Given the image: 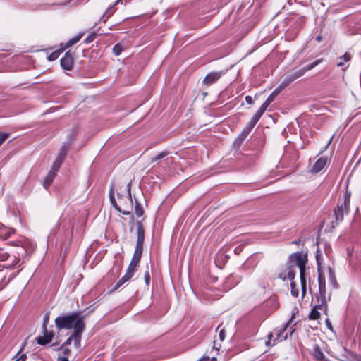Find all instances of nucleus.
Returning a JSON list of instances; mask_svg holds the SVG:
<instances>
[{"mask_svg":"<svg viewBox=\"0 0 361 361\" xmlns=\"http://www.w3.org/2000/svg\"><path fill=\"white\" fill-rule=\"evenodd\" d=\"M137 267V265L130 262L127 269L126 273L130 274L131 276H133L135 271H136Z\"/></svg>","mask_w":361,"mask_h":361,"instance_id":"30","label":"nucleus"},{"mask_svg":"<svg viewBox=\"0 0 361 361\" xmlns=\"http://www.w3.org/2000/svg\"><path fill=\"white\" fill-rule=\"evenodd\" d=\"M133 276H131L130 274L126 273L125 275L118 281V282L116 283L111 291H115L117 289H118L123 284L126 283Z\"/></svg>","mask_w":361,"mask_h":361,"instance_id":"21","label":"nucleus"},{"mask_svg":"<svg viewBox=\"0 0 361 361\" xmlns=\"http://www.w3.org/2000/svg\"><path fill=\"white\" fill-rule=\"evenodd\" d=\"M68 353H69V349H68V348L64 349V350H63V353H64L65 355L68 354Z\"/></svg>","mask_w":361,"mask_h":361,"instance_id":"52","label":"nucleus"},{"mask_svg":"<svg viewBox=\"0 0 361 361\" xmlns=\"http://www.w3.org/2000/svg\"><path fill=\"white\" fill-rule=\"evenodd\" d=\"M329 279H330V281H331V283H332V285H333V286L334 288H337V284H336V281L335 274H334L333 270L331 268H329Z\"/></svg>","mask_w":361,"mask_h":361,"instance_id":"35","label":"nucleus"},{"mask_svg":"<svg viewBox=\"0 0 361 361\" xmlns=\"http://www.w3.org/2000/svg\"><path fill=\"white\" fill-rule=\"evenodd\" d=\"M67 151H68L67 145H63L61 147V149H60V150H59V153L57 154L56 158L60 159L64 161V159H65V157L66 156V154H67Z\"/></svg>","mask_w":361,"mask_h":361,"instance_id":"27","label":"nucleus"},{"mask_svg":"<svg viewBox=\"0 0 361 361\" xmlns=\"http://www.w3.org/2000/svg\"><path fill=\"white\" fill-rule=\"evenodd\" d=\"M131 184H132V182L130 180L126 185V191H127L126 196H122L119 193L117 194L118 199H122V200L126 199V200H128L130 202V204H132V202H133L132 195H131Z\"/></svg>","mask_w":361,"mask_h":361,"instance_id":"20","label":"nucleus"},{"mask_svg":"<svg viewBox=\"0 0 361 361\" xmlns=\"http://www.w3.org/2000/svg\"><path fill=\"white\" fill-rule=\"evenodd\" d=\"M266 109L262 106L257 111L250 121L247 123L246 126L243 128L241 133L238 136L235 140V145L240 146L243 142L245 140L247 136L251 132L252 128L255 126L257 123L259 121Z\"/></svg>","mask_w":361,"mask_h":361,"instance_id":"2","label":"nucleus"},{"mask_svg":"<svg viewBox=\"0 0 361 361\" xmlns=\"http://www.w3.org/2000/svg\"><path fill=\"white\" fill-rule=\"evenodd\" d=\"M224 74L225 71H224L210 72L205 76L203 83L207 85H210L216 82Z\"/></svg>","mask_w":361,"mask_h":361,"instance_id":"7","label":"nucleus"},{"mask_svg":"<svg viewBox=\"0 0 361 361\" xmlns=\"http://www.w3.org/2000/svg\"><path fill=\"white\" fill-rule=\"evenodd\" d=\"M8 133H0V146L4 142V141L8 137Z\"/></svg>","mask_w":361,"mask_h":361,"instance_id":"38","label":"nucleus"},{"mask_svg":"<svg viewBox=\"0 0 361 361\" xmlns=\"http://www.w3.org/2000/svg\"><path fill=\"white\" fill-rule=\"evenodd\" d=\"M56 175V172H55L54 171L50 170L49 171L48 174L44 178V183H43V185L46 189H47L50 186L52 181L54 180Z\"/></svg>","mask_w":361,"mask_h":361,"instance_id":"19","label":"nucleus"},{"mask_svg":"<svg viewBox=\"0 0 361 361\" xmlns=\"http://www.w3.org/2000/svg\"><path fill=\"white\" fill-rule=\"evenodd\" d=\"M265 305L270 307V312H272L279 307V303L276 297L272 296L266 301Z\"/></svg>","mask_w":361,"mask_h":361,"instance_id":"18","label":"nucleus"},{"mask_svg":"<svg viewBox=\"0 0 361 361\" xmlns=\"http://www.w3.org/2000/svg\"><path fill=\"white\" fill-rule=\"evenodd\" d=\"M293 267H290L288 268L287 272V279H289L291 282L293 281V279L295 276V271L293 269Z\"/></svg>","mask_w":361,"mask_h":361,"instance_id":"31","label":"nucleus"},{"mask_svg":"<svg viewBox=\"0 0 361 361\" xmlns=\"http://www.w3.org/2000/svg\"><path fill=\"white\" fill-rule=\"evenodd\" d=\"M73 57L69 51L61 59V66L64 70L71 71L73 66Z\"/></svg>","mask_w":361,"mask_h":361,"instance_id":"10","label":"nucleus"},{"mask_svg":"<svg viewBox=\"0 0 361 361\" xmlns=\"http://www.w3.org/2000/svg\"><path fill=\"white\" fill-rule=\"evenodd\" d=\"M142 254V249L136 248L135 249L133 256L132 257L131 262L132 263L138 265L140 261V258Z\"/></svg>","mask_w":361,"mask_h":361,"instance_id":"23","label":"nucleus"},{"mask_svg":"<svg viewBox=\"0 0 361 361\" xmlns=\"http://www.w3.org/2000/svg\"><path fill=\"white\" fill-rule=\"evenodd\" d=\"M54 336L52 331H48L47 329H43V336H39L36 338L37 344L40 345H45L49 343Z\"/></svg>","mask_w":361,"mask_h":361,"instance_id":"9","label":"nucleus"},{"mask_svg":"<svg viewBox=\"0 0 361 361\" xmlns=\"http://www.w3.org/2000/svg\"><path fill=\"white\" fill-rule=\"evenodd\" d=\"M61 361H69L67 357H63L61 358Z\"/></svg>","mask_w":361,"mask_h":361,"instance_id":"53","label":"nucleus"},{"mask_svg":"<svg viewBox=\"0 0 361 361\" xmlns=\"http://www.w3.org/2000/svg\"><path fill=\"white\" fill-rule=\"evenodd\" d=\"M137 242L136 248L143 249V243L145 240V228L140 221H137Z\"/></svg>","mask_w":361,"mask_h":361,"instance_id":"8","label":"nucleus"},{"mask_svg":"<svg viewBox=\"0 0 361 361\" xmlns=\"http://www.w3.org/2000/svg\"><path fill=\"white\" fill-rule=\"evenodd\" d=\"M123 49L120 44H116L113 47V53L116 56L120 55L121 54V52L123 51Z\"/></svg>","mask_w":361,"mask_h":361,"instance_id":"34","label":"nucleus"},{"mask_svg":"<svg viewBox=\"0 0 361 361\" xmlns=\"http://www.w3.org/2000/svg\"><path fill=\"white\" fill-rule=\"evenodd\" d=\"M280 277H281V279H283V280H286V276L282 277L281 276H280Z\"/></svg>","mask_w":361,"mask_h":361,"instance_id":"56","label":"nucleus"},{"mask_svg":"<svg viewBox=\"0 0 361 361\" xmlns=\"http://www.w3.org/2000/svg\"><path fill=\"white\" fill-rule=\"evenodd\" d=\"M305 74L304 71L302 68L300 69H293L288 74L286 75L283 81L281 82V85L286 87L290 83H292L296 79L302 77Z\"/></svg>","mask_w":361,"mask_h":361,"instance_id":"5","label":"nucleus"},{"mask_svg":"<svg viewBox=\"0 0 361 361\" xmlns=\"http://www.w3.org/2000/svg\"><path fill=\"white\" fill-rule=\"evenodd\" d=\"M82 35H83V33L77 34L75 37H73V38H71L66 42L65 48L67 49V48L73 46V44H76L78 42H79L80 40Z\"/></svg>","mask_w":361,"mask_h":361,"instance_id":"24","label":"nucleus"},{"mask_svg":"<svg viewBox=\"0 0 361 361\" xmlns=\"http://www.w3.org/2000/svg\"><path fill=\"white\" fill-rule=\"evenodd\" d=\"M84 329L85 323L78 322L76 325V329H75L73 333L71 334L72 341H73L74 345L77 348L80 347L82 334Z\"/></svg>","mask_w":361,"mask_h":361,"instance_id":"6","label":"nucleus"},{"mask_svg":"<svg viewBox=\"0 0 361 361\" xmlns=\"http://www.w3.org/2000/svg\"><path fill=\"white\" fill-rule=\"evenodd\" d=\"M109 199L112 206L118 212H121L124 215H128L130 212L126 210H121L119 206L117 204L115 197H114V187L111 185L109 191Z\"/></svg>","mask_w":361,"mask_h":361,"instance_id":"15","label":"nucleus"},{"mask_svg":"<svg viewBox=\"0 0 361 361\" xmlns=\"http://www.w3.org/2000/svg\"><path fill=\"white\" fill-rule=\"evenodd\" d=\"M322 60L321 59H317V60L314 61V62H312L311 64L302 68V71H304V73H305L307 71H309L313 69L314 67H316L317 65H319L322 62Z\"/></svg>","mask_w":361,"mask_h":361,"instance_id":"28","label":"nucleus"},{"mask_svg":"<svg viewBox=\"0 0 361 361\" xmlns=\"http://www.w3.org/2000/svg\"><path fill=\"white\" fill-rule=\"evenodd\" d=\"M292 243H294V244H298L299 243V241L296 240V241H293Z\"/></svg>","mask_w":361,"mask_h":361,"instance_id":"55","label":"nucleus"},{"mask_svg":"<svg viewBox=\"0 0 361 361\" xmlns=\"http://www.w3.org/2000/svg\"><path fill=\"white\" fill-rule=\"evenodd\" d=\"M245 101L248 104H252L254 103L252 97L250 95L245 97Z\"/></svg>","mask_w":361,"mask_h":361,"instance_id":"44","label":"nucleus"},{"mask_svg":"<svg viewBox=\"0 0 361 361\" xmlns=\"http://www.w3.org/2000/svg\"><path fill=\"white\" fill-rule=\"evenodd\" d=\"M318 309L324 310L326 313L327 311L326 303L325 302H322L321 305H315L309 314L310 319H317L319 317L320 313L319 312Z\"/></svg>","mask_w":361,"mask_h":361,"instance_id":"12","label":"nucleus"},{"mask_svg":"<svg viewBox=\"0 0 361 361\" xmlns=\"http://www.w3.org/2000/svg\"><path fill=\"white\" fill-rule=\"evenodd\" d=\"M144 279H145V281L146 285L148 286L149 284V282H150V274H149V270H147L145 272Z\"/></svg>","mask_w":361,"mask_h":361,"instance_id":"40","label":"nucleus"},{"mask_svg":"<svg viewBox=\"0 0 361 361\" xmlns=\"http://www.w3.org/2000/svg\"><path fill=\"white\" fill-rule=\"evenodd\" d=\"M63 161V160L56 158V159L51 166V170L54 171L55 172L57 173V171H59V168L61 167Z\"/></svg>","mask_w":361,"mask_h":361,"instance_id":"29","label":"nucleus"},{"mask_svg":"<svg viewBox=\"0 0 361 361\" xmlns=\"http://www.w3.org/2000/svg\"><path fill=\"white\" fill-rule=\"evenodd\" d=\"M27 359V356L25 354H23L19 357H18L15 361H25Z\"/></svg>","mask_w":361,"mask_h":361,"instance_id":"47","label":"nucleus"},{"mask_svg":"<svg viewBox=\"0 0 361 361\" xmlns=\"http://www.w3.org/2000/svg\"><path fill=\"white\" fill-rule=\"evenodd\" d=\"M312 354L314 358L317 359V360L321 361L323 360L324 358V355L318 345H314Z\"/></svg>","mask_w":361,"mask_h":361,"instance_id":"22","label":"nucleus"},{"mask_svg":"<svg viewBox=\"0 0 361 361\" xmlns=\"http://www.w3.org/2000/svg\"><path fill=\"white\" fill-rule=\"evenodd\" d=\"M135 214L137 216L140 217L144 214V210L142 207L139 204L138 202H136L135 207Z\"/></svg>","mask_w":361,"mask_h":361,"instance_id":"37","label":"nucleus"},{"mask_svg":"<svg viewBox=\"0 0 361 361\" xmlns=\"http://www.w3.org/2000/svg\"><path fill=\"white\" fill-rule=\"evenodd\" d=\"M290 288H291V295L293 297L297 298L299 295V290L296 287V285L294 281H292L290 283Z\"/></svg>","mask_w":361,"mask_h":361,"instance_id":"32","label":"nucleus"},{"mask_svg":"<svg viewBox=\"0 0 361 361\" xmlns=\"http://www.w3.org/2000/svg\"><path fill=\"white\" fill-rule=\"evenodd\" d=\"M284 88L285 87L281 84H280L267 98L264 102L262 104V106L267 110L270 104L274 100L276 96H278Z\"/></svg>","mask_w":361,"mask_h":361,"instance_id":"11","label":"nucleus"},{"mask_svg":"<svg viewBox=\"0 0 361 361\" xmlns=\"http://www.w3.org/2000/svg\"><path fill=\"white\" fill-rule=\"evenodd\" d=\"M226 334L224 329H221L219 332V338L221 341L225 339Z\"/></svg>","mask_w":361,"mask_h":361,"instance_id":"45","label":"nucleus"},{"mask_svg":"<svg viewBox=\"0 0 361 361\" xmlns=\"http://www.w3.org/2000/svg\"><path fill=\"white\" fill-rule=\"evenodd\" d=\"M209 359V357H205L200 358L198 361H208Z\"/></svg>","mask_w":361,"mask_h":361,"instance_id":"50","label":"nucleus"},{"mask_svg":"<svg viewBox=\"0 0 361 361\" xmlns=\"http://www.w3.org/2000/svg\"><path fill=\"white\" fill-rule=\"evenodd\" d=\"M290 261L292 267H306L307 262V255L302 252H297L290 256Z\"/></svg>","mask_w":361,"mask_h":361,"instance_id":"4","label":"nucleus"},{"mask_svg":"<svg viewBox=\"0 0 361 361\" xmlns=\"http://www.w3.org/2000/svg\"><path fill=\"white\" fill-rule=\"evenodd\" d=\"M96 35L94 33H92L88 35L84 40V42L86 44L92 42L95 39Z\"/></svg>","mask_w":361,"mask_h":361,"instance_id":"39","label":"nucleus"},{"mask_svg":"<svg viewBox=\"0 0 361 361\" xmlns=\"http://www.w3.org/2000/svg\"><path fill=\"white\" fill-rule=\"evenodd\" d=\"M316 40H317V42H320L322 40V35H318V36H317V37H316Z\"/></svg>","mask_w":361,"mask_h":361,"instance_id":"49","label":"nucleus"},{"mask_svg":"<svg viewBox=\"0 0 361 361\" xmlns=\"http://www.w3.org/2000/svg\"><path fill=\"white\" fill-rule=\"evenodd\" d=\"M350 196V192H346L343 202L338 204L337 207L334 209L335 219L338 223L342 221L343 216L347 214L349 212Z\"/></svg>","mask_w":361,"mask_h":361,"instance_id":"3","label":"nucleus"},{"mask_svg":"<svg viewBox=\"0 0 361 361\" xmlns=\"http://www.w3.org/2000/svg\"><path fill=\"white\" fill-rule=\"evenodd\" d=\"M168 154H169V152L163 151V152L159 153L158 154H157L156 156L152 157L151 162L152 163L158 162L161 159H164L165 157L168 156Z\"/></svg>","mask_w":361,"mask_h":361,"instance_id":"26","label":"nucleus"},{"mask_svg":"<svg viewBox=\"0 0 361 361\" xmlns=\"http://www.w3.org/2000/svg\"><path fill=\"white\" fill-rule=\"evenodd\" d=\"M350 55L348 53H345L343 56H341L338 59L343 60L344 61H349L350 60Z\"/></svg>","mask_w":361,"mask_h":361,"instance_id":"41","label":"nucleus"},{"mask_svg":"<svg viewBox=\"0 0 361 361\" xmlns=\"http://www.w3.org/2000/svg\"><path fill=\"white\" fill-rule=\"evenodd\" d=\"M316 258H317V265H318V270L319 271V267H320V263H319V254H317L316 255Z\"/></svg>","mask_w":361,"mask_h":361,"instance_id":"48","label":"nucleus"},{"mask_svg":"<svg viewBox=\"0 0 361 361\" xmlns=\"http://www.w3.org/2000/svg\"><path fill=\"white\" fill-rule=\"evenodd\" d=\"M61 54V51L57 50V51H54L53 52H51L48 56H47V59L49 61H55L56 59H57L59 56Z\"/></svg>","mask_w":361,"mask_h":361,"instance_id":"33","label":"nucleus"},{"mask_svg":"<svg viewBox=\"0 0 361 361\" xmlns=\"http://www.w3.org/2000/svg\"><path fill=\"white\" fill-rule=\"evenodd\" d=\"M326 325L329 329L331 331H333V326L331 325V321L329 318L326 319L325 320Z\"/></svg>","mask_w":361,"mask_h":361,"instance_id":"43","label":"nucleus"},{"mask_svg":"<svg viewBox=\"0 0 361 361\" xmlns=\"http://www.w3.org/2000/svg\"><path fill=\"white\" fill-rule=\"evenodd\" d=\"M318 282H319V291L324 292L325 291V279L324 275L322 273H319L318 276Z\"/></svg>","mask_w":361,"mask_h":361,"instance_id":"25","label":"nucleus"},{"mask_svg":"<svg viewBox=\"0 0 361 361\" xmlns=\"http://www.w3.org/2000/svg\"><path fill=\"white\" fill-rule=\"evenodd\" d=\"M78 322L84 323L82 317L78 312H74L69 315L58 317L55 319V324L58 329H76Z\"/></svg>","mask_w":361,"mask_h":361,"instance_id":"1","label":"nucleus"},{"mask_svg":"<svg viewBox=\"0 0 361 361\" xmlns=\"http://www.w3.org/2000/svg\"><path fill=\"white\" fill-rule=\"evenodd\" d=\"M291 322V319L288 321V322L283 326L275 330V334L276 336V341H285L288 338V334H286L285 336L283 335L284 332L286 331L288 326Z\"/></svg>","mask_w":361,"mask_h":361,"instance_id":"14","label":"nucleus"},{"mask_svg":"<svg viewBox=\"0 0 361 361\" xmlns=\"http://www.w3.org/2000/svg\"><path fill=\"white\" fill-rule=\"evenodd\" d=\"M267 337H268V341H266V345L267 346H274L276 345V339L274 340L273 342H271V339L273 338L274 337V334L272 332H270L268 335H267Z\"/></svg>","mask_w":361,"mask_h":361,"instance_id":"36","label":"nucleus"},{"mask_svg":"<svg viewBox=\"0 0 361 361\" xmlns=\"http://www.w3.org/2000/svg\"><path fill=\"white\" fill-rule=\"evenodd\" d=\"M48 322H49V316L47 314H46L44 317V321H43V325H42L43 329H47V326Z\"/></svg>","mask_w":361,"mask_h":361,"instance_id":"42","label":"nucleus"},{"mask_svg":"<svg viewBox=\"0 0 361 361\" xmlns=\"http://www.w3.org/2000/svg\"><path fill=\"white\" fill-rule=\"evenodd\" d=\"M119 4H125L126 3L123 2V0H117L113 6H109L106 9L105 13L102 16L101 20L105 23L107 20V19H109L111 16V15L114 13V11H115V10H113L114 7L116 5Z\"/></svg>","mask_w":361,"mask_h":361,"instance_id":"16","label":"nucleus"},{"mask_svg":"<svg viewBox=\"0 0 361 361\" xmlns=\"http://www.w3.org/2000/svg\"><path fill=\"white\" fill-rule=\"evenodd\" d=\"M300 269V278L301 283V288H302V296L305 295L306 293V277H305V271L306 267H298Z\"/></svg>","mask_w":361,"mask_h":361,"instance_id":"17","label":"nucleus"},{"mask_svg":"<svg viewBox=\"0 0 361 361\" xmlns=\"http://www.w3.org/2000/svg\"><path fill=\"white\" fill-rule=\"evenodd\" d=\"M211 361H216V358L215 357H213L211 358Z\"/></svg>","mask_w":361,"mask_h":361,"instance_id":"54","label":"nucleus"},{"mask_svg":"<svg viewBox=\"0 0 361 361\" xmlns=\"http://www.w3.org/2000/svg\"><path fill=\"white\" fill-rule=\"evenodd\" d=\"M343 65V62L342 61V60H340V61H338L337 63V66H338V67H342Z\"/></svg>","mask_w":361,"mask_h":361,"instance_id":"51","label":"nucleus"},{"mask_svg":"<svg viewBox=\"0 0 361 361\" xmlns=\"http://www.w3.org/2000/svg\"><path fill=\"white\" fill-rule=\"evenodd\" d=\"M72 341V338H71V336L63 343V344L62 345V346L61 348H59V349H61L63 346L64 345H70Z\"/></svg>","mask_w":361,"mask_h":361,"instance_id":"46","label":"nucleus"},{"mask_svg":"<svg viewBox=\"0 0 361 361\" xmlns=\"http://www.w3.org/2000/svg\"><path fill=\"white\" fill-rule=\"evenodd\" d=\"M327 163L326 157H320L313 165L311 172L313 173H317L321 171Z\"/></svg>","mask_w":361,"mask_h":361,"instance_id":"13","label":"nucleus"}]
</instances>
